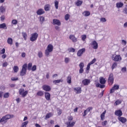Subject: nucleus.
Listing matches in <instances>:
<instances>
[{"label": "nucleus", "mask_w": 127, "mask_h": 127, "mask_svg": "<svg viewBox=\"0 0 127 127\" xmlns=\"http://www.w3.org/2000/svg\"><path fill=\"white\" fill-rule=\"evenodd\" d=\"M27 71V64H24L22 66L21 71H20V75L21 77L25 76L26 75V72Z\"/></svg>", "instance_id": "1"}, {"label": "nucleus", "mask_w": 127, "mask_h": 127, "mask_svg": "<svg viewBox=\"0 0 127 127\" xmlns=\"http://www.w3.org/2000/svg\"><path fill=\"white\" fill-rule=\"evenodd\" d=\"M67 120L68 122L65 123L67 127H73L74 126H75V124H76L75 122H72V123H71V122H70L73 120V117H72V116H68Z\"/></svg>", "instance_id": "2"}, {"label": "nucleus", "mask_w": 127, "mask_h": 127, "mask_svg": "<svg viewBox=\"0 0 127 127\" xmlns=\"http://www.w3.org/2000/svg\"><path fill=\"white\" fill-rule=\"evenodd\" d=\"M115 81V78L114 77V74L113 73H111L108 77V83L109 86H112L113 84H114V82Z\"/></svg>", "instance_id": "3"}, {"label": "nucleus", "mask_w": 127, "mask_h": 127, "mask_svg": "<svg viewBox=\"0 0 127 127\" xmlns=\"http://www.w3.org/2000/svg\"><path fill=\"white\" fill-rule=\"evenodd\" d=\"M11 118H13V115H6L2 117V118H1V123L6 124V123L7 122V120H9V119H11Z\"/></svg>", "instance_id": "4"}, {"label": "nucleus", "mask_w": 127, "mask_h": 127, "mask_svg": "<svg viewBox=\"0 0 127 127\" xmlns=\"http://www.w3.org/2000/svg\"><path fill=\"white\" fill-rule=\"evenodd\" d=\"M52 51H53V46L51 44L48 45L47 48L45 52L46 56H49L50 52H52Z\"/></svg>", "instance_id": "5"}, {"label": "nucleus", "mask_w": 127, "mask_h": 127, "mask_svg": "<svg viewBox=\"0 0 127 127\" xmlns=\"http://www.w3.org/2000/svg\"><path fill=\"white\" fill-rule=\"evenodd\" d=\"M19 95H21L23 98H24V97H26L27 94H28V91L26 90L24 91V89L23 88H20L19 90Z\"/></svg>", "instance_id": "6"}, {"label": "nucleus", "mask_w": 127, "mask_h": 127, "mask_svg": "<svg viewBox=\"0 0 127 127\" xmlns=\"http://www.w3.org/2000/svg\"><path fill=\"white\" fill-rule=\"evenodd\" d=\"M38 38V34L37 33H34L31 34V36L30 38V41L32 42H34V41H36L37 40V38Z\"/></svg>", "instance_id": "7"}, {"label": "nucleus", "mask_w": 127, "mask_h": 127, "mask_svg": "<svg viewBox=\"0 0 127 127\" xmlns=\"http://www.w3.org/2000/svg\"><path fill=\"white\" fill-rule=\"evenodd\" d=\"M112 60L115 62H119L122 60V57L120 55H113L112 56Z\"/></svg>", "instance_id": "8"}, {"label": "nucleus", "mask_w": 127, "mask_h": 127, "mask_svg": "<svg viewBox=\"0 0 127 127\" xmlns=\"http://www.w3.org/2000/svg\"><path fill=\"white\" fill-rule=\"evenodd\" d=\"M84 52H86V49L84 48L80 49L78 51L77 53V56L78 57H81V56L84 54Z\"/></svg>", "instance_id": "9"}, {"label": "nucleus", "mask_w": 127, "mask_h": 127, "mask_svg": "<svg viewBox=\"0 0 127 127\" xmlns=\"http://www.w3.org/2000/svg\"><path fill=\"white\" fill-rule=\"evenodd\" d=\"M92 110H93V107H89L84 111V113L82 114V117H86V116L89 114V112H91Z\"/></svg>", "instance_id": "10"}, {"label": "nucleus", "mask_w": 127, "mask_h": 127, "mask_svg": "<svg viewBox=\"0 0 127 127\" xmlns=\"http://www.w3.org/2000/svg\"><path fill=\"white\" fill-rule=\"evenodd\" d=\"M42 89L46 92H50L51 91V87L48 85L45 84L42 86Z\"/></svg>", "instance_id": "11"}, {"label": "nucleus", "mask_w": 127, "mask_h": 127, "mask_svg": "<svg viewBox=\"0 0 127 127\" xmlns=\"http://www.w3.org/2000/svg\"><path fill=\"white\" fill-rule=\"evenodd\" d=\"M90 45H91V47L93 49H98V43H97V41H92L90 44Z\"/></svg>", "instance_id": "12"}, {"label": "nucleus", "mask_w": 127, "mask_h": 127, "mask_svg": "<svg viewBox=\"0 0 127 127\" xmlns=\"http://www.w3.org/2000/svg\"><path fill=\"white\" fill-rule=\"evenodd\" d=\"M118 120L122 124H125V123H127V118L125 117H123L122 116L119 117L118 118Z\"/></svg>", "instance_id": "13"}, {"label": "nucleus", "mask_w": 127, "mask_h": 127, "mask_svg": "<svg viewBox=\"0 0 127 127\" xmlns=\"http://www.w3.org/2000/svg\"><path fill=\"white\" fill-rule=\"evenodd\" d=\"M69 38L74 43H76V42H77V41H78V40L77 39V38H76V37H75V35H70L69 36Z\"/></svg>", "instance_id": "14"}, {"label": "nucleus", "mask_w": 127, "mask_h": 127, "mask_svg": "<svg viewBox=\"0 0 127 127\" xmlns=\"http://www.w3.org/2000/svg\"><path fill=\"white\" fill-rule=\"evenodd\" d=\"M82 83L84 86H88L91 83V80L88 79H84L82 80Z\"/></svg>", "instance_id": "15"}, {"label": "nucleus", "mask_w": 127, "mask_h": 127, "mask_svg": "<svg viewBox=\"0 0 127 127\" xmlns=\"http://www.w3.org/2000/svg\"><path fill=\"white\" fill-rule=\"evenodd\" d=\"M53 22L54 25H58V26H60V25H61V22H60V20L59 19H54L53 20Z\"/></svg>", "instance_id": "16"}, {"label": "nucleus", "mask_w": 127, "mask_h": 127, "mask_svg": "<svg viewBox=\"0 0 127 127\" xmlns=\"http://www.w3.org/2000/svg\"><path fill=\"white\" fill-rule=\"evenodd\" d=\"M115 115L118 117H122L123 116V112L121 110H117L115 112Z\"/></svg>", "instance_id": "17"}, {"label": "nucleus", "mask_w": 127, "mask_h": 127, "mask_svg": "<svg viewBox=\"0 0 127 127\" xmlns=\"http://www.w3.org/2000/svg\"><path fill=\"white\" fill-rule=\"evenodd\" d=\"M45 97L47 101H51V95L49 92L45 93Z\"/></svg>", "instance_id": "18"}, {"label": "nucleus", "mask_w": 127, "mask_h": 127, "mask_svg": "<svg viewBox=\"0 0 127 127\" xmlns=\"http://www.w3.org/2000/svg\"><path fill=\"white\" fill-rule=\"evenodd\" d=\"M107 82V80H106V79L104 78L103 76H101L99 78V83L101 84V85H105Z\"/></svg>", "instance_id": "19"}, {"label": "nucleus", "mask_w": 127, "mask_h": 127, "mask_svg": "<svg viewBox=\"0 0 127 127\" xmlns=\"http://www.w3.org/2000/svg\"><path fill=\"white\" fill-rule=\"evenodd\" d=\"M73 90L76 94H81L82 93V88L81 87H75Z\"/></svg>", "instance_id": "20"}, {"label": "nucleus", "mask_w": 127, "mask_h": 127, "mask_svg": "<svg viewBox=\"0 0 127 127\" xmlns=\"http://www.w3.org/2000/svg\"><path fill=\"white\" fill-rule=\"evenodd\" d=\"M36 12L38 15H41L45 13V11H44V10H43V9H42V8L39 9Z\"/></svg>", "instance_id": "21"}, {"label": "nucleus", "mask_w": 127, "mask_h": 127, "mask_svg": "<svg viewBox=\"0 0 127 127\" xmlns=\"http://www.w3.org/2000/svg\"><path fill=\"white\" fill-rule=\"evenodd\" d=\"M116 5L117 8H121V7H123L124 6V3L122 2H119L116 3Z\"/></svg>", "instance_id": "22"}, {"label": "nucleus", "mask_w": 127, "mask_h": 127, "mask_svg": "<svg viewBox=\"0 0 127 127\" xmlns=\"http://www.w3.org/2000/svg\"><path fill=\"white\" fill-rule=\"evenodd\" d=\"M83 15L84 16H90L91 15V12H90L88 10H85L82 13Z\"/></svg>", "instance_id": "23"}, {"label": "nucleus", "mask_w": 127, "mask_h": 127, "mask_svg": "<svg viewBox=\"0 0 127 127\" xmlns=\"http://www.w3.org/2000/svg\"><path fill=\"white\" fill-rule=\"evenodd\" d=\"M0 28L1 29H7V26H6V24L3 23L0 24Z\"/></svg>", "instance_id": "24"}, {"label": "nucleus", "mask_w": 127, "mask_h": 127, "mask_svg": "<svg viewBox=\"0 0 127 127\" xmlns=\"http://www.w3.org/2000/svg\"><path fill=\"white\" fill-rule=\"evenodd\" d=\"M106 113H107V111L105 110L102 114H101L100 118L101 121H104L105 120V116L106 115Z\"/></svg>", "instance_id": "25"}, {"label": "nucleus", "mask_w": 127, "mask_h": 127, "mask_svg": "<svg viewBox=\"0 0 127 127\" xmlns=\"http://www.w3.org/2000/svg\"><path fill=\"white\" fill-rule=\"evenodd\" d=\"M63 81L64 80L63 79H60L54 80L53 81V83L54 84H55V85H56V84H59L60 83H62V82H63Z\"/></svg>", "instance_id": "26"}, {"label": "nucleus", "mask_w": 127, "mask_h": 127, "mask_svg": "<svg viewBox=\"0 0 127 127\" xmlns=\"http://www.w3.org/2000/svg\"><path fill=\"white\" fill-rule=\"evenodd\" d=\"M7 43L9 44V45H12V43H13V40L11 38H8L7 40Z\"/></svg>", "instance_id": "27"}, {"label": "nucleus", "mask_w": 127, "mask_h": 127, "mask_svg": "<svg viewBox=\"0 0 127 127\" xmlns=\"http://www.w3.org/2000/svg\"><path fill=\"white\" fill-rule=\"evenodd\" d=\"M83 4V1L80 0H77L76 2H75V5L77 6H81Z\"/></svg>", "instance_id": "28"}, {"label": "nucleus", "mask_w": 127, "mask_h": 127, "mask_svg": "<svg viewBox=\"0 0 127 127\" xmlns=\"http://www.w3.org/2000/svg\"><path fill=\"white\" fill-rule=\"evenodd\" d=\"M96 87L97 88H100V89H104V88H105V87H106V85H105L104 84H101L100 83H97L96 84Z\"/></svg>", "instance_id": "29"}, {"label": "nucleus", "mask_w": 127, "mask_h": 127, "mask_svg": "<svg viewBox=\"0 0 127 127\" xmlns=\"http://www.w3.org/2000/svg\"><path fill=\"white\" fill-rule=\"evenodd\" d=\"M66 81L68 84H71V83H72V77L71 75H68L67 76Z\"/></svg>", "instance_id": "30"}, {"label": "nucleus", "mask_w": 127, "mask_h": 127, "mask_svg": "<svg viewBox=\"0 0 127 127\" xmlns=\"http://www.w3.org/2000/svg\"><path fill=\"white\" fill-rule=\"evenodd\" d=\"M117 67H118V63L117 62L113 63L111 66L112 70H114V69H115V68H117Z\"/></svg>", "instance_id": "31"}, {"label": "nucleus", "mask_w": 127, "mask_h": 127, "mask_svg": "<svg viewBox=\"0 0 127 127\" xmlns=\"http://www.w3.org/2000/svg\"><path fill=\"white\" fill-rule=\"evenodd\" d=\"M37 95L39 97H42V96H44V92L42 91H39L37 93Z\"/></svg>", "instance_id": "32"}, {"label": "nucleus", "mask_w": 127, "mask_h": 127, "mask_svg": "<svg viewBox=\"0 0 127 127\" xmlns=\"http://www.w3.org/2000/svg\"><path fill=\"white\" fill-rule=\"evenodd\" d=\"M9 92H5V93H4L3 97L4 99H7L8 98H9Z\"/></svg>", "instance_id": "33"}, {"label": "nucleus", "mask_w": 127, "mask_h": 127, "mask_svg": "<svg viewBox=\"0 0 127 127\" xmlns=\"http://www.w3.org/2000/svg\"><path fill=\"white\" fill-rule=\"evenodd\" d=\"M50 8V5L49 4H46L45 5L44 9L46 11H48Z\"/></svg>", "instance_id": "34"}, {"label": "nucleus", "mask_w": 127, "mask_h": 127, "mask_svg": "<svg viewBox=\"0 0 127 127\" xmlns=\"http://www.w3.org/2000/svg\"><path fill=\"white\" fill-rule=\"evenodd\" d=\"M120 104H122V101L118 99L116 100V101L114 103V106H118V105H120Z\"/></svg>", "instance_id": "35"}, {"label": "nucleus", "mask_w": 127, "mask_h": 127, "mask_svg": "<svg viewBox=\"0 0 127 127\" xmlns=\"http://www.w3.org/2000/svg\"><path fill=\"white\" fill-rule=\"evenodd\" d=\"M32 67V63H30L28 64L27 68H28V70L30 71L31 70V68Z\"/></svg>", "instance_id": "36"}, {"label": "nucleus", "mask_w": 127, "mask_h": 127, "mask_svg": "<svg viewBox=\"0 0 127 127\" xmlns=\"http://www.w3.org/2000/svg\"><path fill=\"white\" fill-rule=\"evenodd\" d=\"M13 70L15 73H17L18 72L19 68L17 66H14Z\"/></svg>", "instance_id": "37"}, {"label": "nucleus", "mask_w": 127, "mask_h": 127, "mask_svg": "<svg viewBox=\"0 0 127 127\" xmlns=\"http://www.w3.org/2000/svg\"><path fill=\"white\" fill-rule=\"evenodd\" d=\"M28 125V121H25L22 123V125L21 126V127H26V126Z\"/></svg>", "instance_id": "38"}, {"label": "nucleus", "mask_w": 127, "mask_h": 127, "mask_svg": "<svg viewBox=\"0 0 127 127\" xmlns=\"http://www.w3.org/2000/svg\"><path fill=\"white\" fill-rule=\"evenodd\" d=\"M58 4H59V1L57 0L55 1V6L56 7V9H58L59 6Z\"/></svg>", "instance_id": "39"}, {"label": "nucleus", "mask_w": 127, "mask_h": 127, "mask_svg": "<svg viewBox=\"0 0 127 127\" xmlns=\"http://www.w3.org/2000/svg\"><path fill=\"white\" fill-rule=\"evenodd\" d=\"M38 56L39 58H42V57H43V53H42V52H39L38 53Z\"/></svg>", "instance_id": "40"}, {"label": "nucleus", "mask_w": 127, "mask_h": 127, "mask_svg": "<svg viewBox=\"0 0 127 127\" xmlns=\"http://www.w3.org/2000/svg\"><path fill=\"white\" fill-rule=\"evenodd\" d=\"M4 11H5V8H4L3 6H1L0 7V12L2 13V12H4Z\"/></svg>", "instance_id": "41"}, {"label": "nucleus", "mask_w": 127, "mask_h": 127, "mask_svg": "<svg viewBox=\"0 0 127 127\" xmlns=\"http://www.w3.org/2000/svg\"><path fill=\"white\" fill-rule=\"evenodd\" d=\"M68 51L69 52H73V53H74V52H75L76 51V50H75V49L73 48H70L68 49Z\"/></svg>", "instance_id": "42"}, {"label": "nucleus", "mask_w": 127, "mask_h": 127, "mask_svg": "<svg viewBox=\"0 0 127 127\" xmlns=\"http://www.w3.org/2000/svg\"><path fill=\"white\" fill-rule=\"evenodd\" d=\"M70 18V15L69 14H66L64 16L65 20H68Z\"/></svg>", "instance_id": "43"}, {"label": "nucleus", "mask_w": 127, "mask_h": 127, "mask_svg": "<svg viewBox=\"0 0 127 127\" xmlns=\"http://www.w3.org/2000/svg\"><path fill=\"white\" fill-rule=\"evenodd\" d=\"M51 117H52V113H48L46 115V119H49V118H51Z\"/></svg>", "instance_id": "44"}, {"label": "nucleus", "mask_w": 127, "mask_h": 127, "mask_svg": "<svg viewBox=\"0 0 127 127\" xmlns=\"http://www.w3.org/2000/svg\"><path fill=\"white\" fill-rule=\"evenodd\" d=\"M84 63L83 62L80 63L79 64V68L81 69H84Z\"/></svg>", "instance_id": "45"}, {"label": "nucleus", "mask_w": 127, "mask_h": 127, "mask_svg": "<svg viewBox=\"0 0 127 127\" xmlns=\"http://www.w3.org/2000/svg\"><path fill=\"white\" fill-rule=\"evenodd\" d=\"M64 62L66 64L69 63L70 62V58H65L64 59Z\"/></svg>", "instance_id": "46"}, {"label": "nucleus", "mask_w": 127, "mask_h": 127, "mask_svg": "<svg viewBox=\"0 0 127 127\" xmlns=\"http://www.w3.org/2000/svg\"><path fill=\"white\" fill-rule=\"evenodd\" d=\"M86 38H87V35H83L81 36V39H82V41H85V40H86Z\"/></svg>", "instance_id": "47"}, {"label": "nucleus", "mask_w": 127, "mask_h": 127, "mask_svg": "<svg viewBox=\"0 0 127 127\" xmlns=\"http://www.w3.org/2000/svg\"><path fill=\"white\" fill-rule=\"evenodd\" d=\"M22 36L25 40H26V37H27V34L26 33H22Z\"/></svg>", "instance_id": "48"}, {"label": "nucleus", "mask_w": 127, "mask_h": 127, "mask_svg": "<svg viewBox=\"0 0 127 127\" xmlns=\"http://www.w3.org/2000/svg\"><path fill=\"white\" fill-rule=\"evenodd\" d=\"M115 91H116V90L115 89V87H112L111 89H110V94H113V93H115Z\"/></svg>", "instance_id": "49"}, {"label": "nucleus", "mask_w": 127, "mask_h": 127, "mask_svg": "<svg viewBox=\"0 0 127 127\" xmlns=\"http://www.w3.org/2000/svg\"><path fill=\"white\" fill-rule=\"evenodd\" d=\"M36 65H33V66H32L31 68V70L32 71H36Z\"/></svg>", "instance_id": "50"}, {"label": "nucleus", "mask_w": 127, "mask_h": 127, "mask_svg": "<svg viewBox=\"0 0 127 127\" xmlns=\"http://www.w3.org/2000/svg\"><path fill=\"white\" fill-rule=\"evenodd\" d=\"M96 60H96V59H94L93 60H92L91 62H90L88 64H90V65H92V64H94V63H95V62H96Z\"/></svg>", "instance_id": "51"}, {"label": "nucleus", "mask_w": 127, "mask_h": 127, "mask_svg": "<svg viewBox=\"0 0 127 127\" xmlns=\"http://www.w3.org/2000/svg\"><path fill=\"white\" fill-rule=\"evenodd\" d=\"M113 87H114L115 90H119L120 89V86L118 85H114Z\"/></svg>", "instance_id": "52"}, {"label": "nucleus", "mask_w": 127, "mask_h": 127, "mask_svg": "<svg viewBox=\"0 0 127 127\" xmlns=\"http://www.w3.org/2000/svg\"><path fill=\"white\" fill-rule=\"evenodd\" d=\"M11 23L12 24H17V21L15 19H13L12 20Z\"/></svg>", "instance_id": "53"}, {"label": "nucleus", "mask_w": 127, "mask_h": 127, "mask_svg": "<svg viewBox=\"0 0 127 127\" xmlns=\"http://www.w3.org/2000/svg\"><path fill=\"white\" fill-rule=\"evenodd\" d=\"M11 81H17L18 80V77H11Z\"/></svg>", "instance_id": "54"}, {"label": "nucleus", "mask_w": 127, "mask_h": 127, "mask_svg": "<svg viewBox=\"0 0 127 127\" xmlns=\"http://www.w3.org/2000/svg\"><path fill=\"white\" fill-rule=\"evenodd\" d=\"M40 21H42V22H43L45 20V18H44V17L43 16H41L40 18Z\"/></svg>", "instance_id": "55"}, {"label": "nucleus", "mask_w": 127, "mask_h": 127, "mask_svg": "<svg viewBox=\"0 0 127 127\" xmlns=\"http://www.w3.org/2000/svg\"><path fill=\"white\" fill-rule=\"evenodd\" d=\"M100 21H101V22H106V21H107V19L105 18H101L100 19Z\"/></svg>", "instance_id": "56"}, {"label": "nucleus", "mask_w": 127, "mask_h": 127, "mask_svg": "<svg viewBox=\"0 0 127 127\" xmlns=\"http://www.w3.org/2000/svg\"><path fill=\"white\" fill-rule=\"evenodd\" d=\"M1 21H3L5 19V16L4 15H1L0 17Z\"/></svg>", "instance_id": "57"}, {"label": "nucleus", "mask_w": 127, "mask_h": 127, "mask_svg": "<svg viewBox=\"0 0 127 127\" xmlns=\"http://www.w3.org/2000/svg\"><path fill=\"white\" fill-rule=\"evenodd\" d=\"M62 114V110L61 109H59L58 111V114L59 116H60Z\"/></svg>", "instance_id": "58"}, {"label": "nucleus", "mask_w": 127, "mask_h": 127, "mask_svg": "<svg viewBox=\"0 0 127 127\" xmlns=\"http://www.w3.org/2000/svg\"><path fill=\"white\" fill-rule=\"evenodd\" d=\"M123 12L124 13H125V14H127V7L124 8L123 9Z\"/></svg>", "instance_id": "59"}, {"label": "nucleus", "mask_w": 127, "mask_h": 127, "mask_svg": "<svg viewBox=\"0 0 127 127\" xmlns=\"http://www.w3.org/2000/svg\"><path fill=\"white\" fill-rule=\"evenodd\" d=\"M90 66H91V64H87V67H86V70H87V71L90 70Z\"/></svg>", "instance_id": "60"}, {"label": "nucleus", "mask_w": 127, "mask_h": 127, "mask_svg": "<svg viewBox=\"0 0 127 127\" xmlns=\"http://www.w3.org/2000/svg\"><path fill=\"white\" fill-rule=\"evenodd\" d=\"M5 53V49L3 48L1 50V54H4Z\"/></svg>", "instance_id": "61"}, {"label": "nucleus", "mask_w": 127, "mask_h": 127, "mask_svg": "<svg viewBox=\"0 0 127 127\" xmlns=\"http://www.w3.org/2000/svg\"><path fill=\"white\" fill-rule=\"evenodd\" d=\"M107 123H108V122L107 121H105L104 122H103L102 123V126H103L104 127H105V126H107Z\"/></svg>", "instance_id": "62"}, {"label": "nucleus", "mask_w": 127, "mask_h": 127, "mask_svg": "<svg viewBox=\"0 0 127 127\" xmlns=\"http://www.w3.org/2000/svg\"><path fill=\"white\" fill-rule=\"evenodd\" d=\"M122 72H127V67H123L122 68Z\"/></svg>", "instance_id": "63"}, {"label": "nucleus", "mask_w": 127, "mask_h": 127, "mask_svg": "<svg viewBox=\"0 0 127 127\" xmlns=\"http://www.w3.org/2000/svg\"><path fill=\"white\" fill-rule=\"evenodd\" d=\"M3 67H6L7 66V63L5 62L2 64Z\"/></svg>", "instance_id": "64"}]
</instances>
